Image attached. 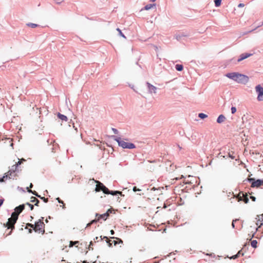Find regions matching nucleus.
I'll return each mask as SVG.
<instances>
[{
  "mask_svg": "<svg viewBox=\"0 0 263 263\" xmlns=\"http://www.w3.org/2000/svg\"><path fill=\"white\" fill-rule=\"evenodd\" d=\"M226 76L239 83L246 84L249 81L248 77L237 72L228 73L226 74Z\"/></svg>",
  "mask_w": 263,
  "mask_h": 263,
  "instance_id": "nucleus-1",
  "label": "nucleus"
},
{
  "mask_svg": "<svg viewBox=\"0 0 263 263\" xmlns=\"http://www.w3.org/2000/svg\"><path fill=\"white\" fill-rule=\"evenodd\" d=\"M11 215V217L8 219L7 223L4 224L5 227L7 228L8 229H11V231L7 234L9 235L11 234L12 231L14 229V224L16 223L17 218L15 217V215Z\"/></svg>",
  "mask_w": 263,
  "mask_h": 263,
  "instance_id": "nucleus-2",
  "label": "nucleus"
},
{
  "mask_svg": "<svg viewBox=\"0 0 263 263\" xmlns=\"http://www.w3.org/2000/svg\"><path fill=\"white\" fill-rule=\"evenodd\" d=\"M43 217L40 219L34 224V230L36 232L44 234L45 233V224L43 222Z\"/></svg>",
  "mask_w": 263,
  "mask_h": 263,
  "instance_id": "nucleus-3",
  "label": "nucleus"
},
{
  "mask_svg": "<svg viewBox=\"0 0 263 263\" xmlns=\"http://www.w3.org/2000/svg\"><path fill=\"white\" fill-rule=\"evenodd\" d=\"M116 140L118 143L119 145L123 148L133 149L136 147L134 144L125 142L121 138H118Z\"/></svg>",
  "mask_w": 263,
  "mask_h": 263,
  "instance_id": "nucleus-4",
  "label": "nucleus"
},
{
  "mask_svg": "<svg viewBox=\"0 0 263 263\" xmlns=\"http://www.w3.org/2000/svg\"><path fill=\"white\" fill-rule=\"evenodd\" d=\"M97 183L95 191L97 192L102 191L104 194L109 193V190L101 182L95 181Z\"/></svg>",
  "mask_w": 263,
  "mask_h": 263,
  "instance_id": "nucleus-5",
  "label": "nucleus"
},
{
  "mask_svg": "<svg viewBox=\"0 0 263 263\" xmlns=\"http://www.w3.org/2000/svg\"><path fill=\"white\" fill-rule=\"evenodd\" d=\"M248 180L250 182H252L251 187H258L263 185V179H258L257 180H255V179L254 178H249Z\"/></svg>",
  "mask_w": 263,
  "mask_h": 263,
  "instance_id": "nucleus-6",
  "label": "nucleus"
},
{
  "mask_svg": "<svg viewBox=\"0 0 263 263\" xmlns=\"http://www.w3.org/2000/svg\"><path fill=\"white\" fill-rule=\"evenodd\" d=\"M255 90L258 95L257 98L258 101H263V87L260 85H258L255 87Z\"/></svg>",
  "mask_w": 263,
  "mask_h": 263,
  "instance_id": "nucleus-7",
  "label": "nucleus"
},
{
  "mask_svg": "<svg viewBox=\"0 0 263 263\" xmlns=\"http://www.w3.org/2000/svg\"><path fill=\"white\" fill-rule=\"evenodd\" d=\"M25 208L24 204L20 205L15 208V211L12 213V215L15 214V217L18 218V215L23 211Z\"/></svg>",
  "mask_w": 263,
  "mask_h": 263,
  "instance_id": "nucleus-8",
  "label": "nucleus"
},
{
  "mask_svg": "<svg viewBox=\"0 0 263 263\" xmlns=\"http://www.w3.org/2000/svg\"><path fill=\"white\" fill-rule=\"evenodd\" d=\"M12 167H14V169H10L7 173H5L6 175H8V178H11V177L14 176L15 172L17 170L16 165H12Z\"/></svg>",
  "mask_w": 263,
  "mask_h": 263,
  "instance_id": "nucleus-9",
  "label": "nucleus"
},
{
  "mask_svg": "<svg viewBox=\"0 0 263 263\" xmlns=\"http://www.w3.org/2000/svg\"><path fill=\"white\" fill-rule=\"evenodd\" d=\"M96 217H97L98 219H99V221L101 219H103L104 220H106L108 217V214L104 213L103 214H99L97 213L96 214Z\"/></svg>",
  "mask_w": 263,
  "mask_h": 263,
  "instance_id": "nucleus-10",
  "label": "nucleus"
},
{
  "mask_svg": "<svg viewBox=\"0 0 263 263\" xmlns=\"http://www.w3.org/2000/svg\"><path fill=\"white\" fill-rule=\"evenodd\" d=\"M256 224L258 227H260L263 224V214L260 216H257Z\"/></svg>",
  "mask_w": 263,
  "mask_h": 263,
  "instance_id": "nucleus-11",
  "label": "nucleus"
},
{
  "mask_svg": "<svg viewBox=\"0 0 263 263\" xmlns=\"http://www.w3.org/2000/svg\"><path fill=\"white\" fill-rule=\"evenodd\" d=\"M252 55L251 53H242L240 55V58L238 59V62H240Z\"/></svg>",
  "mask_w": 263,
  "mask_h": 263,
  "instance_id": "nucleus-12",
  "label": "nucleus"
},
{
  "mask_svg": "<svg viewBox=\"0 0 263 263\" xmlns=\"http://www.w3.org/2000/svg\"><path fill=\"white\" fill-rule=\"evenodd\" d=\"M147 85L149 92L154 93L156 92L157 88L155 86H153L149 83H147Z\"/></svg>",
  "mask_w": 263,
  "mask_h": 263,
  "instance_id": "nucleus-13",
  "label": "nucleus"
},
{
  "mask_svg": "<svg viewBox=\"0 0 263 263\" xmlns=\"http://www.w3.org/2000/svg\"><path fill=\"white\" fill-rule=\"evenodd\" d=\"M226 120V117L223 115H220L219 116L217 119V122L218 123H221L224 121Z\"/></svg>",
  "mask_w": 263,
  "mask_h": 263,
  "instance_id": "nucleus-14",
  "label": "nucleus"
},
{
  "mask_svg": "<svg viewBox=\"0 0 263 263\" xmlns=\"http://www.w3.org/2000/svg\"><path fill=\"white\" fill-rule=\"evenodd\" d=\"M58 117L60 119H61L62 121H67V117L64 115L61 114L60 113L58 114Z\"/></svg>",
  "mask_w": 263,
  "mask_h": 263,
  "instance_id": "nucleus-15",
  "label": "nucleus"
},
{
  "mask_svg": "<svg viewBox=\"0 0 263 263\" xmlns=\"http://www.w3.org/2000/svg\"><path fill=\"white\" fill-rule=\"evenodd\" d=\"M31 202L34 203L35 205L38 206L39 203V200L34 197L31 198Z\"/></svg>",
  "mask_w": 263,
  "mask_h": 263,
  "instance_id": "nucleus-16",
  "label": "nucleus"
},
{
  "mask_svg": "<svg viewBox=\"0 0 263 263\" xmlns=\"http://www.w3.org/2000/svg\"><path fill=\"white\" fill-rule=\"evenodd\" d=\"M155 6V4H148L146 5L143 9L142 10H148L152 8L153 7Z\"/></svg>",
  "mask_w": 263,
  "mask_h": 263,
  "instance_id": "nucleus-17",
  "label": "nucleus"
},
{
  "mask_svg": "<svg viewBox=\"0 0 263 263\" xmlns=\"http://www.w3.org/2000/svg\"><path fill=\"white\" fill-rule=\"evenodd\" d=\"M106 194H111L112 195H116L117 194H122V192L120 191H110L109 190V193H105Z\"/></svg>",
  "mask_w": 263,
  "mask_h": 263,
  "instance_id": "nucleus-18",
  "label": "nucleus"
},
{
  "mask_svg": "<svg viewBox=\"0 0 263 263\" xmlns=\"http://www.w3.org/2000/svg\"><path fill=\"white\" fill-rule=\"evenodd\" d=\"M175 68L178 71H182L183 70V66L182 65H180V64H177L175 66Z\"/></svg>",
  "mask_w": 263,
  "mask_h": 263,
  "instance_id": "nucleus-19",
  "label": "nucleus"
},
{
  "mask_svg": "<svg viewBox=\"0 0 263 263\" xmlns=\"http://www.w3.org/2000/svg\"><path fill=\"white\" fill-rule=\"evenodd\" d=\"M27 26L29 27L34 28L37 27L38 26V25L36 24L30 23L27 24Z\"/></svg>",
  "mask_w": 263,
  "mask_h": 263,
  "instance_id": "nucleus-20",
  "label": "nucleus"
},
{
  "mask_svg": "<svg viewBox=\"0 0 263 263\" xmlns=\"http://www.w3.org/2000/svg\"><path fill=\"white\" fill-rule=\"evenodd\" d=\"M257 241L256 240H253L251 242V246L254 248H256L257 247Z\"/></svg>",
  "mask_w": 263,
  "mask_h": 263,
  "instance_id": "nucleus-21",
  "label": "nucleus"
},
{
  "mask_svg": "<svg viewBox=\"0 0 263 263\" xmlns=\"http://www.w3.org/2000/svg\"><path fill=\"white\" fill-rule=\"evenodd\" d=\"M28 192L32 193L33 195H35L36 196L38 197H40V195H39L35 191H32L30 189L28 190Z\"/></svg>",
  "mask_w": 263,
  "mask_h": 263,
  "instance_id": "nucleus-22",
  "label": "nucleus"
},
{
  "mask_svg": "<svg viewBox=\"0 0 263 263\" xmlns=\"http://www.w3.org/2000/svg\"><path fill=\"white\" fill-rule=\"evenodd\" d=\"M8 175H6L5 174L2 178H0V182L5 181V179H7L8 178Z\"/></svg>",
  "mask_w": 263,
  "mask_h": 263,
  "instance_id": "nucleus-23",
  "label": "nucleus"
},
{
  "mask_svg": "<svg viewBox=\"0 0 263 263\" xmlns=\"http://www.w3.org/2000/svg\"><path fill=\"white\" fill-rule=\"evenodd\" d=\"M57 200L58 201V202L60 203H62V208L63 209H65V204L64 203V202L60 199V198H57Z\"/></svg>",
  "mask_w": 263,
  "mask_h": 263,
  "instance_id": "nucleus-24",
  "label": "nucleus"
},
{
  "mask_svg": "<svg viewBox=\"0 0 263 263\" xmlns=\"http://www.w3.org/2000/svg\"><path fill=\"white\" fill-rule=\"evenodd\" d=\"M198 117L201 119H204L208 117V116L203 113H200L198 115Z\"/></svg>",
  "mask_w": 263,
  "mask_h": 263,
  "instance_id": "nucleus-25",
  "label": "nucleus"
},
{
  "mask_svg": "<svg viewBox=\"0 0 263 263\" xmlns=\"http://www.w3.org/2000/svg\"><path fill=\"white\" fill-rule=\"evenodd\" d=\"M215 4L216 7H219L221 5V0H215Z\"/></svg>",
  "mask_w": 263,
  "mask_h": 263,
  "instance_id": "nucleus-26",
  "label": "nucleus"
},
{
  "mask_svg": "<svg viewBox=\"0 0 263 263\" xmlns=\"http://www.w3.org/2000/svg\"><path fill=\"white\" fill-rule=\"evenodd\" d=\"M79 243V241H70V244H69V247H73L74 245L76 244H77Z\"/></svg>",
  "mask_w": 263,
  "mask_h": 263,
  "instance_id": "nucleus-27",
  "label": "nucleus"
},
{
  "mask_svg": "<svg viewBox=\"0 0 263 263\" xmlns=\"http://www.w3.org/2000/svg\"><path fill=\"white\" fill-rule=\"evenodd\" d=\"M117 30L119 32V34L123 37L124 38H126L125 36L124 35V34L122 32L121 30L119 28H117Z\"/></svg>",
  "mask_w": 263,
  "mask_h": 263,
  "instance_id": "nucleus-28",
  "label": "nucleus"
},
{
  "mask_svg": "<svg viewBox=\"0 0 263 263\" xmlns=\"http://www.w3.org/2000/svg\"><path fill=\"white\" fill-rule=\"evenodd\" d=\"M26 226L27 227H26V229L27 228V227H29L32 228L34 230V224L28 223H27V226Z\"/></svg>",
  "mask_w": 263,
  "mask_h": 263,
  "instance_id": "nucleus-29",
  "label": "nucleus"
},
{
  "mask_svg": "<svg viewBox=\"0 0 263 263\" xmlns=\"http://www.w3.org/2000/svg\"><path fill=\"white\" fill-rule=\"evenodd\" d=\"M236 111V108L235 107H232L231 108V112L232 114H234Z\"/></svg>",
  "mask_w": 263,
  "mask_h": 263,
  "instance_id": "nucleus-30",
  "label": "nucleus"
},
{
  "mask_svg": "<svg viewBox=\"0 0 263 263\" xmlns=\"http://www.w3.org/2000/svg\"><path fill=\"white\" fill-rule=\"evenodd\" d=\"M41 199H42L45 202H47L48 201V198H45L44 197H40Z\"/></svg>",
  "mask_w": 263,
  "mask_h": 263,
  "instance_id": "nucleus-31",
  "label": "nucleus"
},
{
  "mask_svg": "<svg viewBox=\"0 0 263 263\" xmlns=\"http://www.w3.org/2000/svg\"><path fill=\"white\" fill-rule=\"evenodd\" d=\"M99 221V219L97 218V217H96V218L95 219H93L92 220H91L90 221L91 223L93 224L94 223H96L97 222Z\"/></svg>",
  "mask_w": 263,
  "mask_h": 263,
  "instance_id": "nucleus-32",
  "label": "nucleus"
},
{
  "mask_svg": "<svg viewBox=\"0 0 263 263\" xmlns=\"http://www.w3.org/2000/svg\"><path fill=\"white\" fill-rule=\"evenodd\" d=\"M27 204L30 207L31 210L33 209V205L32 204L29 203H27Z\"/></svg>",
  "mask_w": 263,
  "mask_h": 263,
  "instance_id": "nucleus-33",
  "label": "nucleus"
},
{
  "mask_svg": "<svg viewBox=\"0 0 263 263\" xmlns=\"http://www.w3.org/2000/svg\"><path fill=\"white\" fill-rule=\"evenodd\" d=\"M112 210H111V209H108V210H107V211L105 213H108V216H109V214H110V213H112Z\"/></svg>",
  "mask_w": 263,
  "mask_h": 263,
  "instance_id": "nucleus-34",
  "label": "nucleus"
},
{
  "mask_svg": "<svg viewBox=\"0 0 263 263\" xmlns=\"http://www.w3.org/2000/svg\"><path fill=\"white\" fill-rule=\"evenodd\" d=\"M238 255L237 254H236L235 255H233V256L231 257L230 258L231 259H236V258L238 257Z\"/></svg>",
  "mask_w": 263,
  "mask_h": 263,
  "instance_id": "nucleus-35",
  "label": "nucleus"
},
{
  "mask_svg": "<svg viewBox=\"0 0 263 263\" xmlns=\"http://www.w3.org/2000/svg\"><path fill=\"white\" fill-rule=\"evenodd\" d=\"M22 161L19 159L18 161L16 163V164L14 165H16L17 166L19 165H21L22 164Z\"/></svg>",
  "mask_w": 263,
  "mask_h": 263,
  "instance_id": "nucleus-36",
  "label": "nucleus"
},
{
  "mask_svg": "<svg viewBox=\"0 0 263 263\" xmlns=\"http://www.w3.org/2000/svg\"><path fill=\"white\" fill-rule=\"evenodd\" d=\"M133 191L134 192H136V191H141V190L139 189H137L136 186H134L133 187Z\"/></svg>",
  "mask_w": 263,
  "mask_h": 263,
  "instance_id": "nucleus-37",
  "label": "nucleus"
},
{
  "mask_svg": "<svg viewBox=\"0 0 263 263\" xmlns=\"http://www.w3.org/2000/svg\"><path fill=\"white\" fill-rule=\"evenodd\" d=\"M244 200L245 203H247L248 202L249 199H248V198L247 196L244 197V200Z\"/></svg>",
  "mask_w": 263,
  "mask_h": 263,
  "instance_id": "nucleus-38",
  "label": "nucleus"
},
{
  "mask_svg": "<svg viewBox=\"0 0 263 263\" xmlns=\"http://www.w3.org/2000/svg\"><path fill=\"white\" fill-rule=\"evenodd\" d=\"M112 131L114 132V133L115 134H118V130H117V129H116V128H112Z\"/></svg>",
  "mask_w": 263,
  "mask_h": 263,
  "instance_id": "nucleus-39",
  "label": "nucleus"
},
{
  "mask_svg": "<svg viewBox=\"0 0 263 263\" xmlns=\"http://www.w3.org/2000/svg\"><path fill=\"white\" fill-rule=\"evenodd\" d=\"M237 220V219L233 220L232 223V226L233 228H235L234 222H236Z\"/></svg>",
  "mask_w": 263,
  "mask_h": 263,
  "instance_id": "nucleus-40",
  "label": "nucleus"
},
{
  "mask_svg": "<svg viewBox=\"0 0 263 263\" xmlns=\"http://www.w3.org/2000/svg\"><path fill=\"white\" fill-rule=\"evenodd\" d=\"M238 6V7H243L245 6V5L242 3H240Z\"/></svg>",
  "mask_w": 263,
  "mask_h": 263,
  "instance_id": "nucleus-41",
  "label": "nucleus"
},
{
  "mask_svg": "<svg viewBox=\"0 0 263 263\" xmlns=\"http://www.w3.org/2000/svg\"><path fill=\"white\" fill-rule=\"evenodd\" d=\"M251 199L253 201H255V197H254V196H251Z\"/></svg>",
  "mask_w": 263,
  "mask_h": 263,
  "instance_id": "nucleus-42",
  "label": "nucleus"
},
{
  "mask_svg": "<svg viewBox=\"0 0 263 263\" xmlns=\"http://www.w3.org/2000/svg\"><path fill=\"white\" fill-rule=\"evenodd\" d=\"M106 242L108 243L109 247L111 246L112 243L110 242V241L109 240L108 241H107Z\"/></svg>",
  "mask_w": 263,
  "mask_h": 263,
  "instance_id": "nucleus-43",
  "label": "nucleus"
},
{
  "mask_svg": "<svg viewBox=\"0 0 263 263\" xmlns=\"http://www.w3.org/2000/svg\"><path fill=\"white\" fill-rule=\"evenodd\" d=\"M237 254L238 255V256H239L240 254H241L242 255H243V253H242V254L241 253V251H238V252L237 253Z\"/></svg>",
  "mask_w": 263,
  "mask_h": 263,
  "instance_id": "nucleus-44",
  "label": "nucleus"
},
{
  "mask_svg": "<svg viewBox=\"0 0 263 263\" xmlns=\"http://www.w3.org/2000/svg\"><path fill=\"white\" fill-rule=\"evenodd\" d=\"M92 224V223H91V222H90L89 223H88L87 224V226L86 227H90L91 225Z\"/></svg>",
  "mask_w": 263,
  "mask_h": 263,
  "instance_id": "nucleus-45",
  "label": "nucleus"
},
{
  "mask_svg": "<svg viewBox=\"0 0 263 263\" xmlns=\"http://www.w3.org/2000/svg\"><path fill=\"white\" fill-rule=\"evenodd\" d=\"M103 239H106V241H108V240H109V239H108V237H106V236H104V237H103Z\"/></svg>",
  "mask_w": 263,
  "mask_h": 263,
  "instance_id": "nucleus-46",
  "label": "nucleus"
},
{
  "mask_svg": "<svg viewBox=\"0 0 263 263\" xmlns=\"http://www.w3.org/2000/svg\"><path fill=\"white\" fill-rule=\"evenodd\" d=\"M110 233H111V235H114V233H115L114 231V230H111V231H110Z\"/></svg>",
  "mask_w": 263,
  "mask_h": 263,
  "instance_id": "nucleus-47",
  "label": "nucleus"
},
{
  "mask_svg": "<svg viewBox=\"0 0 263 263\" xmlns=\"http://www.w3.org/2000/svg\"><path fill=\"white\" fill-rule=\"evenodd\" d=\"M3 200H0V206L3 204Z\"/></svg>",
  "mask_w": 263,
  "mask_h": 263,
  "instance_id": "nucleus-48",
  "label": "nucleus"
},
{
  "mask_svg": "<svg viewBox=\"0 0 263 263\" xmlns=\"http://www.w3.org/2000/svg\"><path fill=\"white\" fill-rule=\"evenodd\" d=\"M32 186H33V184L32 183H30V186H29V188H32Z\"/></svg>",
  "mask_w": 263,
  "mask_h": 263,
  "instance_id": "nucleus-49",
  "label": "nucleus"
},
{
  "mask_svg": "<svg viewBox=\"0 0 263 263\" xmlns=\"http://www.w3.org/2000/svg\"><path fill=\"white\" fill-rule=\"evenodd\" d=\"M113 242L114 243L115 245H116V244L117 243V242L116 241H115V240H114Z\"/></svg>",
  "mask_w": 263,
  "mask_h": 263,
  "instance_id": "nucleus-50",
  "label": "nucleus"
},
{
  "mask_svg": "<svg viewBox=\"0 0 263 263\" xmlns=\"http://www.w3.org/2000/svg\"><path fill=\"white\" fill-rule=\"evenodd\" d=\"M20 160H21V161H22V162L23 161H26V160H25V159H23H23H21Z\"/></svg>",
  "mask_w": 263,
  "mask_h": 263,
  "instance_id": "nucleus-51",
  "label": "nucleus"
},
{
  "mask_svg": "<svg viewBox=\"0 0 263 263\" xmlns=\"http://www.w3.org/2000/svg\"><path fill=\"white\" fill-rule=\"evenodd\" d=\"M32 230L31 229H29V232L30 233H32Z\"/></svg>",
  "mask_w": 263,
  "mask_h": 263,
  "instance_id": "nucleus-52",
  "label": "nucleus"
},
{
  "mask_svg": "<svg viewBox=\"0 0 263 263\" xmlns=\"http://www.w3.org/2000/svg\"><path fill=\"white\" fill-rule=\"evenodd\" d=\"M83 263H88V262H87L86 261H83Z\"/></svg>",
  "mask_w": 263,
  "mask_h": 263,
  "instance_id": "nucleus-53",
  "label": "nucleus"
},
{
  "mask_svg": "<svg viewBox=\"0 0 263 263\" xmlns=\"http://www.w3.org/2000/svg\"><path fill=\"white\" fill-rule=\"evenodd\" d=\"M156 0H151V2H155Z\"/></svg>",
  "mask_w": 263,
  "mask_h": 263,
  "instance_id": "nucleus-54",
  "label": "nucleus"
},
{
  "mask_svg": "<svg viewBox=\"0 0 263 263\" xmlns=\"http://www.w3.org/2000/svg\"><path fill=\"white\" fill-rule=\"evenodd\" d=\"M116 239H117L119 240V238H116ZM120 241L122 242V241H121V240H120Z\"/></svg>",
  "mask_w": 263,
  "mask_h": 263,
  "instance_id": "nucleus-55",
  "label": "nucleus"
},
{
  "mask_svg": "<svg viewBox=\"0 0 263 263\" xmlns=\"http://www.w3.org/2000/svg\"><path fill=\"white\" fill-rule=\"evenodd\" d=\"M11 169H14V167H12Z\"/></svg>",
  "mask_w": 263,
  "mask_h": 263,
  "instance_id": "nucleus-56",
  "label": "nucleus"
},
{
  "mask_svg": "<svg viewBox=\"0 0 263 263\" xmlns=\"http://www.w3.org/2000/svg\"><path fill=\"white\" fill-rule=\"evenodd\" d=\"M31 219H33V217L32 216H31Z\"/></svg>",
  "mask_w": 263,
  "mask_h": 263,
  "instance_id": "nucleus-57",
  "label": "nucleus"
}]
</instances>
